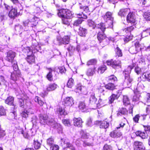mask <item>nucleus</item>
Returning a JSON list of instances; mask_svg holds the SVG:
<instances>
[{
  "label": "nucleus",
  "instance_id": "5fc2aeb1",
  "mask_svg": "<svg viewBox=\"0 0 150 150\" xmlns=\"http://www.w3.org/2000/svg\"><path fill=\"white\" fill-rule=\"evenodd\" d=\"M34 146L36 149H38L40 147L41 144L37 140H34Z\"/></svg>",
  "mask_w": 150,
  "mask_h": 150
},
{
  "label": "nucleus",
  "instance_id": "f03ea898",
  "mask_svg": "<svg viewBox=\"0 0 150 150\" xmlns=\"http://www.w3.org/2000/svg\"><path fill=\"white\" fill-rule=\"evenodd\" d=\"M12 67L14 71L11 74V79L14 81H16L21 76L20 72L18 69L17 64L15 62H14Z\"/></svg>",
  "mask_w": 150,
  "mask_h": 150
},
{
  "label": "nucleus",
  "instance_id": "e433bc0d",
  "mask_svg": "<svg viewBox=\"0 0 150 150\" xmlns=\"http://www.w3.org/2000/svg\"><path fill=\"white\" fill-rule=\"evenodd\" d=\"M34 100L36 102H37L40 106H42L44 103V102L38 96H36L35 97Z\"/></svg>",
  "mask_w": 150,
  "mask_h": 150
},
{
  "label": "nucleus",
  "instance_id": "a18cd8bd",
  "mask_svg": "<svg viewBox=\"0 0 150 150\" xmlns=\"http://www.w3.org/2000/svg\"><path fill=\"white\" fill-rule=\"evenodd\" d=\"M106 69V66L103 65L100 66L98 69V72L102 74L105 71Z\"/></svg>",
  "mask_w": 150,
  "mask_h": 150
},
{
  "label": "nucleus",
  "instance_id": "338daca9",
  "mask_svg": "<svg viewBox=\"0 0 150 150\" xmlns=\"http://www.w3.org/2000/svg\"><path fill=\"white\" fill-rule=\"evenodd\" d=\"M105 87L106 89L108 90H112V83H109L105 85Z\"/></svg>",
  "mask_w": 150,
  "mask_h": 150
},
{
  "label": "nucleus",
  "instance_id": "de8ad7c7",
  "mask_svg": "<svg viewBox=\"0 0 150 150\" xmlns=\"http://www.w3.org/2000/svg\"><path fill=\"white\" fill-rule=\"evenodd\" d=\"M133 36L130 34L129 35H127V36L124 38V41L125 42H128L131 40L133 38Z\"/></svg>",
  "mask_w": 150,
  "mask_h": 150
},
{
  "label": "nucleus",
  "instance_id": "37998d69",
  "mask_svg": "<svg viewBox=\"0 0 150 150\" xmlns=\"http://www.w3.org/2000/svg\"><path fill=\"white\" fill-rule=\"evenodd\" d=\"M64 143L66 144L67 147L69 148L71 150H75V147L69 142L64 141Z\"/></svg>",
  "mask_w": 150,
  "mask_h": 150
},
{
  "label": "nucleus",
  "instance_id": "f704fd0d",
  "mask_svg": "<svg viewBox=\"0 0 150 150\" xmlns=\"http://www.w3.org/2000/svg\"><path fill=\"white\" fill-rule=\"evenodd\" d=\"M134 71L137 74H143L144 72V69H141L138 67H136L135 68Z\"/></svg>",
  "mask_w": 150,
  "mask_h": 150
},
{
  "label": "nucleus",
  "instance_id": "6ab92c4d",
  "mask_svg": "<svg viewBox=\"0 0 150 150\" xmlns=\"http://www.w3.org/2000/svg\"><path fill=\"white\" fill-rule=\"evenodd\" d=\"M57 113L60 115H66L67 113L65 112L64 109L62 107L57 108Z\"/></svg>",
  "mask_w": 150,
  "mask_h": 150
},
{
  "label": "nucleus",
  "instance_id": "f3484780",
  "mask_svg": "<svg viewBox=\"0 0 150 150\" xmlns=\"http://www.w3.org/2000/svg\"><path fill=\"white\" fill-rule=\"evenodd\" d=\"M57 86V85L55 83L50 84L47 86L46 90L48 91H54L56 89Z\"/></svg>",
  "mask_w": 150,
  "mask_h": 150
},
{
  "label": "nucleus",
  "instance_id": "a878e982",
  "mask_svg": "<svg viewBox=\"0 0 150 150\" xmlns=\"http://www.w3.org/2000/svg\"><path fill=\"white\" fill-rule=\"evenodd\" d=\"M120 61V60L113 61V68L119 69L121 68Z\"/></svg>",
  "mask_w": 150,
  "mask_h": 150
},
{
  "label": "nucleus",
  "instance_id": "393cba45",
  "mask_svg": "<svg viewBox=\"0 0 150 150\" xmlns=\"http://www.w3.org/2000/svg\"><path fill=\"white\" fill-rule=\"evenodd\" d=\"M134 66V64H133L132 65L129 66L123 72V74L126 75V76H129V74L130 73L131 70Z\"/></svg>",
  "mask_w": 150,
  "mask_h": 150
},
{
  "label": "nucleus",
  "instance_id": "6e6552de",
  "mask_svg": "<svg viewBox=\"0 0 150 150\" xmlns=\"http://www.w3.org/2000/svg\"><path fill=\"white\" fill-rule=\"evenodd\" d=\"M120 87L118 86H115L113 83V91L114 93L113 94V100L115 99H117L120 96L121 92L120 90Z\"/></svg>",
  "mask_w": 150,
  "mask_h": 150
},
{
  "label": "nucleus",
  "instance_id": "58836bf2",
  "mask_svg": "<svg viewBox=\"0 0 150 150\" xmlns=\"http://www.w3.org/2000/svg\"><path fill=\"white\" fill-rule=\"evenodd\" d=\"M123 101L125 105H127L130 104L129 99L127 96H123Z\"/></svg>",
  "mask_w": 150,
  "mask_h": 150
},
{
  "label": "nucleus",
  "instance_id": "473e14b6",
  "mask_svg": "<svg viewBox=\"0 0 150 150\" xmlns=\"http://www.w3.org/2000/svg\"><path fill=\"white\" fill-rule=\"evenodd\" d=\"M38 18L34 16L33 18L31 20V21L30 22L31 25H32V26H35L37 25L38 23Z\"/></svg>",
  "mask_w": 150,
  "mask_h": 150
},
{
  "label": "nucleus",
  "instance_id": "c03bdc74",
  "mask_svg": "<svg viewBox=\"0 0 150 150\" xmlns=\"http://www.w3.org/2000/svg\"><path fill=\"white\" fill-rule=\"evenodd\" d=\"M135 94L133 96L132 100L134 102H137V103L138 104V102L139 100V98L140 95L139 94H136V93H135Z\"/></svg>",
  "mask_w": 150,
  "mask_h": 150
},
{
  "label": "nucleus",
  "instance_id": "bf43d9fd",
  "mask_svg": "<svg viewBox=\"0 0 150 150\" xmlns=\"http://www.w3.org/2000/svg\"><path fill=\"white\" fill-rule=\"evenodd\" d=\"M129 51L132 54H136L138 52L134 46L130 47L129 49Z\"/></svg>",
  "mask_w": 150,
  "mask_h": 150
},
{
  "label": "nucleus",
  "instance_id": "ea45409f",
  "mask_svg": "<svg viewBox=\"0 0 150 150\" xmlns=\"http://www.w3.org/2000/svg\"><path fill=\"white\" fill-rule=\"evenodd\" d=\"M115 53L116 57H122V54L121 50L118 47H117L115 49Z\"/></svg>",
  "mask_w": 150,
  "mask_h": 150
},
{
  "label": "nucleus",
  "instance_id": "c9c22d12",
  "mask_svg": "<svg viewBox=\"0 0 150 150\" xmlns=\"http://www.w3.org/2000/svg\"><path fill=\"white\" fill-rule=\"evenodd\" d=\"M97 28L98 29H100L102 32H104L106 28L105 24L103 23L98 24Z\"/></svg>",
  "mask_w": 150,
  "mask_h": 150
},
{
  "label": "nucleus",
  "instance_id": "b1692460",
  "mask_svg": "<svg viewBox=\"0 0 150 150\" xmlns=\"http://www.w3.org/2000/svg\"><path fill=\"white\" fill-rule=\"evenodd\" d=\"M104 32H99L98 34L97 38L100 42L101 41L105 39V35L104 34Z\"/></svg>",
  "mask_w": 150,
  "mask_h": 150
},
{
  "label": "nucleus",
  "instance_id": "f257e3e1",
  "mask_svg": "<svg viewBox=\"0 0 150 150\" xmlns=\"http://www.w3.org/2000/svg\"><path fill=\"white\" fill-rule=\"evenodd\" d=\"M39 119L40 123L43 125L47 124L55 128L57 127L56 125H58L53 119L48 120V116L46 115H40Z\"/></svg>",
  "mask_w": 150,
  "mask_h": 150
},
{
  "label": "nucleus",
  "instance_id": "680f3d73",
  "mask_svg": "<svg viewBox=\"0 0 150 150\" xmlns=\"http://www.w3.org/2000/svg\"><path fill=\"white\" fill-rule=\"evenodd\" d=\"M52 70H50L48 74H47V79L50 81H52L53 80L52 75Z\"/></svg>",
  "mask_w": 150,
  "mask_h": 150
},
{
  "label": "nucleus",
  "instance_id": "aec40b11",
  "mask_svg": "<svg viewBox=\"0 0 150 150\" xmlns=\"http://www.w3.org/2000/svg\"><path fill=\"white\" fill-rule=\"evenodd\" d=\"M87 33V30L83 28L80 27L79 29V34L81 36L84 37Z\"/></svg>",
  "mask_w": 150,
  "mask_h": 150
},
{
  "label": "nucleus",
  "instance_id": "3c124183",
  "mask_svg": "<svg viewBox=\"0 0 150 150\" xmlns=\"http://www.w3.org/2000/svg\"><path fill=\"white\" fill-rule=\"evenodd\" d=\"M63 123L66 126H71V123L69 120L64 119L62 120Z\"/></svg>",
  "mask_w": 150,
  "mask_h": 150
},
{
  "label": "nucleus",
  "instance_id": "dca6fc26",
  "mask_svg": "<svg viewBox=\"0 0 150 150\" xmlns=\"http://www.w3.org/2000/svg\"><path fill=\"white\" fill-rule=\"evenodd\" d=\"M17 15V9L15 8H12L8 13L9 16L11 18H13L16 17Z\"/></svg>",
  "mask_w": 150,
  "mask_h": 150
},
{
  "label": "nucleus",
  "instance_id": "052dcab7",
  "mask_svg": "<svg viewBox=\"0 0 150 150\" xmlns=\"http://www.w3.org/2000/svg\"><path fill=\"white\" fill-rule=\"evenodd\" d=\"M80 9L86 13L89 12V9L88 6H80Z\"/></svg>",
  "mask_w": 150,
  "mask_h": 150
},
{
  "label": "nucleus",
  "instance_id": "a19ab883",
  "mask_svg": "<svg viewBox=\"0 0 150 150\" xmlns=\"http://www.w3.org/2000/svg\"><path fill=\"white\" fill-rule=\"evenodd\" d=\"M30 110H24L21 113V115L23 117L26 118L28 117V115L30 113Z\"/></svg>",
  "mask_w": 150,
  "mask_h": 150
},
{
  "label": "nucleus",
  "instance_id": "1a4fd4ad",
  "mask_svg": "<svg viewBox=\"0 0 150 150\" xmlns=\"http://www.w3.org/2000/svg\"><path fill=\"white\" fill-rule=\"evenodd\" d=\"M64 104L65 107H70L74 104L73 99L71 97L66 98L64 99Z\"/></svg>",
  "mask_w": 150,
  "mask_h": 150
},
{
  "label": "nucleus",
  "instance_id": "79ce46f5",
  "mask_svg": "<svg viewBox=\"0 0 150 150\" xmlns=\"http://www.w3.org/2000/svg\"><path fill=\"white\" fill-rule=\"evenodd\" d=\"M97 100V99L96 98L94 94L92 95L90 98V102L92 104H95Z\"/></svg>",
  "mask_w": 150,
  "mask_h": 150
},
{
  "label": "nucleus",
  "instance_id": "8fccbe9b",
  "mask_svg": "<svg viewBox=\"0 0 150 150\" xmlns=\"http://www.w3.org/2000/svg\"><path fill=\"white\" fill-rule=\"evenodd\" d=\"M135 48L137 50V52L141 50L142 48V46L138 42H136L135 44Z\"/></svg>",
  "mask_w": 150,
  "mask_h": 150
},
{
  "label": "nucleus",
  "instance_id": "c756f323",
  "mask_svg": "<svg viewBox=\"0 0 150 150\" xmlns=\"http://www.w3.org/2000/svg\"><path fill=\"white\" fill-rule=\"evenodd\" d=\"M62 23L64 24L68 25L70 22V19L65 16L62 17Z\"/></svg>",
  "mask_w": 150,
  "mask_h": 150
},
{
  "label": "nucleus",
  "instance_id": "13d9d810",
  "mask_svg": "<svg viewBox=\"0 0 150 150\" xmlns=\"http://www.w3.org/2000/svg\"><path fill=\"white\" fill-rule=\"evenodd\" d=\"M144 100L147 103H150V93H147L146 94Z\"/></svg>",
  "mask_w": 150,
  "mask_h": 150
},
{
  "label": "nucleus",
  "instance_id": "9d476101",
  "mask_svg": "<svg viewBox=\"0 0 150 150\" xmlns=\"http://www.w3.org/2000/svg\"><path fill=\"white\" fill-rule=\"evenodd\" d=\"M95 124L99 125L100 128L106 129L108 128L109 125V122L105 120L97 121L95 122Z\"/></svg>",
  "mask_w": 150,
  "mask_h": 150
},
{
  "label": "nucleus",
  "instance_id": "0eeeda50",
  "mask_svg": "<svg viewBox=\"0 0 150 150\" xmlns=\"http://www.w3.org/2000/svg\"><path fill=\"white\" fill-rule=\"evenodd\" d=\"M16 56V53L12 51H9L7 53L6 60L8 62L12 63L14 62V59Z\"/></svg>",
  "mask_w": 150,
  "mask_h": 150
},
{
  "label": "nucleus",
  "instance_id": "49530a36",
  "mask_svg": "<svg viewBox=\"0 0 150 150\" xmlns=\"http://www.w3.org/2000/svg\"><path fill=\"white\" fill-rule=\"evenodd\" d=\"M15 30L18 33H21L22 31V27L21 25H18L15 26Z\"/></svg>",
  "mask_w": 150,
  "mask_h": 150
},
{
  "label": "nucleus",
  "instance_id": "2eb2a0df",
  "mask_svg": "<svg viewBox=\"0 0 150 150\" xmlns=\"http://www.w3.org/2000/svg\"><path fill=\"white\" fill-rule=\"evenodd\" d=\"M136 135L137 136H139L142 139H145L148 138V134L146 132H142L137 131L135 132Z\"/></svg>",
  "mask_w": 150,
  "mask_h": 150
},
{
  "label": "nucleus",
  "instance_id": "a211bd4d",
  "mask_svg": "<svg viewBox=\"0 0 150 150\" xmlns=\"http://www.w3.org/2000/svg\"><path fill=\"white\" fill-rule=\"evenodd\" d=\"M32 51H33L34 52L38 51L40 49V47L38 45V43L35 41L33 42L31 46Z\"/></svg>",
  "mask_w": 150,
  "mask_h": 150
},
{
  "label": "nucleus",
  "instance_id": "39448f33",
  "mask_svg": "<svg viewBox=\"0 0 150 150\" xmlns=\"http://www.w3.org/2000/svg\"><path fill=\"white\" fill-rule=\"evenodd\" d=\"M58 15L59 17H62L65 16L70 19L72 17L73 14L69 10L63 9L60 10Z\"/></svg>",
  "mask_w": 150,
  "mask_h": 150
},
{
  "label": "nucleus",
  "instance_id": "69168bd1",
  "mask_svg": "<svg viewBox=\"0 0 150 150\" xmlns=\"http://www.w3.org/2000/svg\"><path fill=\"white\" fill-rule=\"evenodd\" d=\"M47 143L50 146H51L53 144L54 139L52 138H50L47 140Z\"/></svg>",
  "mask_w": 150,
  "mask_h": 150
},
{
  "label": "nucleus",
  "instance_id": "864d4df0",
  "mask_svg": "<svg viewBox=\"0 0 150 150\" xmlns=\"http://www.w3.org/2000/svg\"><path fill=\"white\" fill-rule=\"evenodd\" d=\"M144 17L146 20L150 21V12H145L144 13Z\"/></svg>",
  "mask_w": 150,
  "mask_h": 150
},
{
  "label": "nucleus",
  "instance_id": "4d7b16f0",
  "mask_svg": "<svg viewBox=\"0 0 150 150\" xmlns=\"http://www.w3.org/2000/svg\"><path fill=\"white\" fill-rule=\"evenodd\" d=\"M6 115L5 110L2 106H0V116L5 115Z\"/></svg>",
  "mask_w": 150,
  "mask_h": 150
},
{
  "label": "nucleus",
  "instance_id": "7ed1b4c3",
  "mask_svg": "<svg viewBox=\"0 0 150 150\" xmlns=\"http://www.w3.org/2000/svg\"><path fill=\"white\" fill-rule=\"evenodd\" d=\"M70 40V37L68 36H64L62 38L59 36L57 37V38L56 41L57 42H56L54 41V42L55 44L58 45H60L62 44L67 45L69 43Z\"/></svg>",
  "mask_w": 150,
  "mask_h": 150
},
{
  "label": "nucleus",
  "instance_id": "bb28decb",
  "mask_svg": "<svg viewBox=\"0 0 150 150\" xmlns=\"http://www.w3.org/2000/svg\"><path fill=\"white\" fill-rule=\"evenodd\" d=\"M96 68L93 67L92 68H89L86 72L87 75L88 76H92L95 73Z\"/></svg>",
  "mask_w": 150,
  "mask_h": 150
},
{
  "label": "nucleus",
  "instance_id": "ddd939ff",
  "mask_svg": "<svg viewBox=\"0 0 150 150\" xmlns=\"http://www.w3.org/2000/svg\"><path fill=\"white\" fill-rule=\"evenodd\" d=\"M127 20L128 23H134L135 22V19L134 14L131 12L129 13L127 16Z\"/></svg>",
  "mask_w": 150,
  "mask_h": 150
},
{
  "label": "nucleus",
  "instance_id": "774afa93",
  "mask_svg": "<svg viewBox=\"0 0 150 150\" xmlns=\"http://www.w3.org/2000/svg\"><path fill=\"white\" fill-rule=\"evenodd\" d=\"M75 47L71 45H69L68 47L67 48V50L69 51H73L75 50Z\"/></svg>",
  "mask_w": 150,
  "mask_h": 150
},
{
  "label": "nucleus",
  "instance_id": "423d86ee",
  "mask_svg": "<svg viewBox=\"0 0 150 150\" xmlns=\"http://www.w3.org/2000/svg\"><path fill=\"white\" fill-rule=\"evenodd\" d=\"M27 50H28V52H27V57L26 58V60L29 64H32L35 62V57L33 53V52L30 51L29 47H27Z\"/></svg>",
  "mask_w": 150,
  "mask_h": 150
},
{
  "label": "nucleus",
  "instance_id": "6e6d98bb",
  "mask_svg": "<svg viewBox=\"0 0 150 150\" xmlns=\"http://www.w3.org/2000/svg\"><path fill=\"white\" fill-rule=\"evenodd\" d=\"M96 63V61L95 59H92L88 61L86 64L88 66L91 65H94Z\"/></svg>",
  "mask_w": 150,
  "mask_h": 150
},
{
  "label": "nucleus",
  "instance_id": "412c9836",
  "mask_svg": "<svg viewBox=\"0 0 150 150\" xmlns=\"http://www.w3.org/2000/svg\"><path fill=\"white\" fill-rule=\"evenodd\" d=\"M149 35H150V28L143 30L141 34V36L142 38H143Z\"/></svg>",
  "mask_w": 150,
  "mask_h": 150
},
{
  "label": "nucleus",
  "instance_id": "c85d7f7f",
  "mask_svg": "<svg viewBox=\"0 0 150 150\" xmlns=\"http://www.w3.org/2000/svg\"><path fill=\"white\" fill-rule=\"evenodd\" d=\"M35 5L36 6H38L37 7V9L38 10V12H39L41 11H43L44 10H45V8H43V9H42V8H41V6H42V7H43V6L42 5V4L41 2L38 1L36 2L35 3Z\"/></svg>",
  "mask_w": 150,
  "mask_h": 150
},
{
  "label": "nucleus",
  "instance_id": "72a5a7b5",
  "mask_svg": "<svg viewBox=\"0 0 150 150\" xmlns=\"http://www.w3.org/2000/svg\"><path fill=\"white\" fill-rule=\"evenodd\" d=\"M74 84V80L72 78L70 79L68 81L67 83V86L69 88H71Z\"/></svg>",
  "mask_w": 150,
  "mask_h": 150
},
{
  "label": "nucleus",
  "instance_id": "0e129e2a",
  "mask_svg": "<svg viewBox=\"0 0 150 150\" xmlns=\"http://www.w3.org/2000/svg\"><path fill=\"white\" fill-rule=\"evenodd\" d=\"M88 24L89 26L92 27L93 28H94L96 26L95 23L91 20L88 21Z\"/></svg>",
  "mask_w": 150,
  "mask_h": 150
},
{
  "label": "nucleus",
  "instance_id": "f8f14e48",
  "mask_svg": "<svg viewBox=\"0 0 150 150\" xmlns=\"http://www.w3.org/2000/svg\"><path fill=\"white\" fill-rule=\"evenodd\" d=\"M135 150H144V147L142 142L136 141L134 142Z\"/></svg>",
  "mask_w": 150,
  "mask_h": 150
},
{
  "label": "nucleus",
  "instance_id": "5701e85b",
  "mask_svg": "<svg viewBox=\"0 0 150 150\" xmlns=\"http://www.w3.org/2000/svg\"><path fill=\"white\" fill-rule=\"evenodd\" d=\"M142 77L144 79V81H150V73L148 72H144L142 75Z\"/></svg>",
  "mask_w": 150,
  "mask_h": 150
},
{
  "label": "nucleus",
  "instance_id": "7c9ffc66",
  "mask_svg": "<svg viewBox=\"0 0 150 150\" xmlns=\"http://www.w3.org/2000/svg\"><path fill=\"white\" fill-rule=\"evenodd\" d=\"M13 98L11 96H9L5 100V102L6 103L9 105H12L13 103Z\"/></svg>",
  "mask_w": 150,
  "mask_h": 150
},
{
  "label": "nucleus",
  "instance_id": "603ef678",
  "mask_svg": "<svg viewBox=\"0 0 150 150\" xmlns=\"http://www.w3.org/2000/svg\"><path fill=\"white\" fill-rule=\"evenodd\" d=\"M134 29V25L132 26L129 27L125 28L123 31L126 32V33H128L129 32H130L132 30H133Z\"/></svg>",
  "mask_w": 150,
  "mask_h": 150
},
{
  "label": "nucleus",
  "instance_id": "2f4dec72",
  "mask_svg": "<svg viewBox=\"0 0 150 150\" xmlns=\"http://www.w3.org/2000/svg\"><path fill=\"white\" fill-rule=\"evenodd\" d=\"M112 14L111 13L108 12H107L105 15L104 16V18L106 21L111 20L112 19Z\"/></svg>",
  "mask_w": 150,
  "mask_h": 150
},
{
  "label": "nucleus",
  "instance_id": "e2e57ef3",
  "mask_svg": "<svg viewBox=\"0 0 150 150\" xmlns=\"http://www.w3.org/2000/svg\"><path fill=\"white\" fill-rule=\"evenodd\" d=\"M81 137L82 139H86L88 138V136L87 133L83 131H81Z\"/></svg>",
  "mask_w": 150,
  "mask_h": 150
},
{
  "label": "nucleus",
  "instance_id": "4468645a",
  "mask_svg": "<svg viewBox=\"0 0 150 150\" xmlns=\"http://www.w3.org/2000/svg\"><path fill=\"white\" fill-rule=\"evenodd\" d=\"M74 125L75 126L78 127H82V122L81 119L80 117L74 118L73 119Z\"/></svg>",
  "mask_w": 150,
  "mask_h": 150
},
{
  "label": "nucleus",
  "instance_id": "4be33fe9",
  "mask_svg": "<svg viewBox=\"0 0 150 150\" xmlns=\"http://www.w3.org/2000/svg\"><path fill=\"white\" fill-rule=\"evenodd\" d=\"M129 10L128 8L121 9L118 13L119 15L121 16H125L129 12Z\"/></svg>",
  "mask_w": 150,
  "mask_h": 150
},
{
  "label": "nucleus",
  "instance_id": "9b49d317",
  "mask_svg": "<svg viewBox=\"0 0 150 150\" xmlns=\"http://www.w3.org/2000/svg\"><path fill=\"white\" fill-rule=\"evenodd\" d=\"M132 81L133 79L130 77L129 76H125L123 85L126 87H130L131 86Z\"/></svg>",
  "mask_w": 150,
  "mask_h": 150
},
{
  "label": "nucleus",
  "instance_id": "cd10ccee",
  "mask_svg": "<svg viewBox=\"0 0 150 150\" xmlns=\"http://www.w3.org/2000/svg\"><path fill=\"white\" fill-rule=\"evenodd\" d=\"M128 111L125 108H121L117 113V115H126L127 114Z\"/></svg>",
  "mask_w": 150,
  "mask_h": 150
},
{
  "label": "nucleus",
  "instance_id": "09e8293b",
  "mask_svg": "<svg viewBox=\"0 0 150 150\" xmlns=\"http://www.w3.org/2000/svg\"><path fill=\"white\" fill-rule=\"evenodd\" d=\"M122 135L121 133L119 131L117 132L115 130L113 131V137H118Z\"/></svg>",
  "mask_w": 150,
  "mask_h": 150
},
{
  "label": "nucleus",
  "instance_id": "20e7f679",
  "mask_svg": "<svg viewBox=\"0 0 150 150\" xmlns=\"http://www.w3.org/2000/svg\"><path fill=\"white\" fill-rule=\"evenodd\" d=\"M76 14L78 16L79 18L74 21L73 25L75 26H77L82 23L83 21L82 18L86 19L87 18V16L85 15L82 12L81 13L77 12Z\"/></svg>",
  "mask_w": 150,
  "mask_h": 150
},
{
  "label": "nucleus",
  "instance_id": "4c0bfd02",
  "mask_svg": "<svg viewBox=\"0 0 150 150\" xmlns=\"http://www.w3.org/2000/svg\"><path fill=\"white\" fill-rule=\"evenodd\" d=\"M79 109L81 110L82 112L85 111L86 109V105L84 102L81 101L79 102Z\"/></svg>",
  "mask_w": 150,
  "mask_h": 150
}]
</instances>
